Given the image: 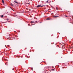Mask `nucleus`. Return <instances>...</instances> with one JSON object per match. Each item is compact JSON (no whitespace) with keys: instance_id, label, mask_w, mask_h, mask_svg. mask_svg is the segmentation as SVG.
<instances>
[{"instance_id":"nucleus-7","label":"nucleus","mask_w":73,"mask_h":73,"mask_svg":"<svg viewBox=\"0 0 73 73\" xmlns=\"http://www.w3.org/2000/svg\"><path fill=\"white\" fill-rule=\"evenodd\" d=\"M34 23V21H32L31 22V24H33V23Z\"/></svg>"},{"instance_id":"nucleus-16","label":"nucleus","mask_w":73,"mask_h":73,"mask_svg":"<svg viewBox=\"0 0 73 73\" xmlns=\"http://www.w3.org/2000/svg\"><path fill=\"white\" fill-rule=\"evenodd\" d=\"M15 16H17V15H15Z\"/></svg>"},{"instance_id":"nucleus-11","label":"nucleus","mask_w":73,"mask_h":73,"mask_svg":"<svg viewBox=\"0 0 73 73\" xmlns=\"http://www.w3.org/2000/svg\"><path fill=\"white\" fill-rule=\"evenodd\" d=\"M31 70H33V68H31Z\"/></svg>"},{"instance_id":"nucleus-14","label":"nucleus","mask_w":73,"mask_h":73,"mask_svg":"<svg viewBox=\"0 0 73 73\" xmlns=\"http://www.w3.org/2000/svg\"><path fill=\"white\" fill-rule=\"evenodd\" d=\"M7 20H9V19H7Z\"/></svg>"},{"instance_id":"nucleus-6","label":"nucleus","mask_w":73,"mask_h":73,"mask_svg":"<svg viewBox=\"0 0 73 73\" xmlns=\"http://www.w3.org/2000/svg\"><path fill=\"white\" fill-rule=\"evenodd\" d=\"M14 1V2H15V3H17V4H18V2H16L15 1Z\"/></svg>"},{"instance_id":"nucleus-19","label":"nucleus","mask_w":73,"mask_h":73,"mask_svg":"<svg viewBox=\"0 0 73 73\" xmlns=\"http://www.w3.org/2000/svg\"><path fill=\"white\" fill-rule=\"evenodd\" d=\"M12 69V70H13V69Z\"/></svg>"},{"instance_id":"nucleus-15","label":"nucleus","mask_w":73,"mask_h":73,"mask_svg":"<svg viewBox=\"0 0 73 73\" xmlns=\"http://www.w3.org/2000/svg\"><path fill=\"white\" fill-rule=\"evenodd\" d=\"M66 17H68V16H66Z\"/></svg>"},{"instance_id":"nucleus-8","label":"nucleus","mask_w":73,"mask_h":73,"mask_svg":"<svg viewBox=\"0 0 73 73\" xmlns=\"http://www.w3.org/2000/svg\"><path fill=\"white\" fill-rule=\"evenodd\" d=\"M1 17H3V15H2L1 16Z\"/></svg>"},{"instance_id":"nucleus-18","label":"nucleus","mask_w":73,"mask_h":73,"mask_svg":"<svg viewBox=\"0 0 73 73\" xmlns=\"http://www.w3.org/2000/svg\"><path fill=\"white\" fill-rule=\"evenodd\" d=\"M7 22H5V23H7Z\"/></svg>"},{"instance_id":"nucleus-9","label":"nucleus","mask_w":73,"mask_h":73,"mask_svg":"<svg viewBox=\"0 0 73 73\" xmlns=\"http://www.w3.org/2000/svg\"><path fill=\"white\" fill-rule=\"evenodd\" d=\"M56 9L57 10H58V8L57 7H56Z\"/></svg>"},{"instance_id":"nucleus-2","label":"nucleus","mask_w":73,"mask_h":73,"mask_svg":"<svg viewBox=\"0 0 73 73\" xmlns=\"http://www.w3.org/2000/svg\"><path fill=\"white\" fill-rule=\"evenodd\" d=\"M54 17H55V18H56L57 17H58V16H54Z\"/></svg>"},{"instance_id":"nucleus-10","label":"nucleus","mask_w":73,"mask_h":73,"mask_svg":"<svg viewBox=\"0 0 73 73\" xmlns=\"http://www.w3.org/2000/svg\"><path fill=\"white\" fill-rule=\"evenodd\" d=\"M35 24H33V25L32 24L31 25H35Z\"/></svg>"},{"instance_id":"nucleus-17","label":"nucleus","mask_w":73,"mask_h":73,"mask_svg":"<svg viewBox=\"0 0 73 73\" xmlns=\"http://www.w3.org/2000/svg\"><path fill=\"white\" fill-rule=\"evenodd\" d=\"M52 70H54V69H52Z\"/></svg>"},{"instance_id":"nucleus-1","label":"nucleus","mask_w":73,"mask_h":73,"mask_svg":"<svg viewBox=\"0 0 73 73\" xmlns=\"http://www.w3.org/2000/svg\"><path fill=\"white\" fill-rule=\"evenodd\" d=\"M44 5L42 6H41V5H38V6H37L36 7L37 8H39V7H44Z\"/></svg>"},{"instance_id":"nucleus-4","label":"nucleus","mask_w":73,"mask_h":73,"mask_svg":"<svg viewBox=\"0 0 73 73\" xmlns=\"http://www.w3.org/2000/svg\"><path fill=\"white\" fill-rule=\"evenodd\" d=\"M2 0V1L3 4H4V0Z\"/></svg>"},{"instance_id":"nucleus-3","label":"nucleus","mask_w":73,"mask_h":73,"mask_svg":"<svg viewBox=\"0 0 73 73\" xmlns=\"http://www.w3.org/2000/svg\"><path fill=\"white\" fill-rule=\"evenodd\" d=\"M46 20H50V19H49V18H47L46 19Z\"/></svg>"},{"instance_id":"nucleus-20","label":"nucleus","mask_w":73,"mask_h":73,"mask_svg":"<svg viewBox=\"0 0 73 73\" xmlns=\"http://www.w3.org/2000/svg\"><path fill=\"white\" fill-rule=\"evenodd\" d=\"M28 25H29V24Z\"/></svg>"},{"instance_id":"nucleus-5","label":"nucleus","mask_w":73,"mask_h":73,"mask_svg":"<svg viewBox=\"0 0 73 73\" xmlns=\"http://www.w3.org/2000/svg\"><path fill=\"white\" fill-rule=\"evenodd\" d=\"M10 5H11V6L13 7V4L12 3H11Z\"/></svg>"},{"instance_id":"nucleus-12","label":"nucleus","mask_w":73,"mask_h":73,"mask_svg":"<svg viewBox=\"0 0 73 73\" xmlns=\"http://www.w3.org/2000/svg\"><path fill=\"white\" fill-rule=\"evenodd\" d=\"M46 3H48V1H47Z\"/></svg>"},{"instance_id":"nucleus-13","label":"nucleus","mask_w":73,"mask_h":73,"mask_svg":"<svg viewBox=\"0 0 73 73\" xmlns=\"http://www.w3.org/2000/svg\"><path fill=\"white\" fill-rule=\"evenodd\" d=\"M35 22H36V23H37V21H35Z\"/></svg>"}]
</instances>
